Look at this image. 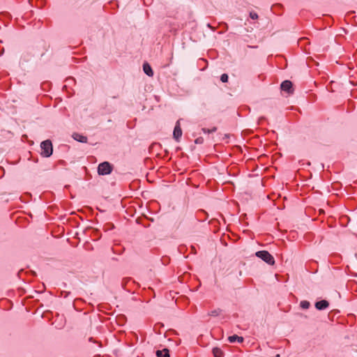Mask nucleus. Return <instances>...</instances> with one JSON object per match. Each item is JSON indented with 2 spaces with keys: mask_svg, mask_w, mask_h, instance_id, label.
I'll return each instance as SVG.
<instances>
[{
  "mask_svg": "<svg viewBox=\"0 0 357 357\" xmlns=\"http://www.w3.org/2000/svg\"><path fill=\"white\" fill-rule=\"evenodd\" d=\"M40 148L42 150L41 155L45 158L52 155L53 152V147L52 142L50 139H47L41 142Z\"/></svg>",
  "mask_w": 357,
  "mask_h": 357,
  "instance_id": "1",
  "label": "nucleus"
},
{
  "mask_svg": "<svg viewBox=\"0 0 357 357\" xmlns=\"http://www.w3.org/2000/svg\"><path fill=\"white\" fill-rule=\"evenodd\" d=\"M255 255L269 265H273L275 264L273 257L268 251H258L255 253Z\"/></svg>",
  "mask_w": 357,
  "mask_h": 357,
  "instance_id": "2",
  "label": "nucleus"
},
{
  "mask_svg": "<svg viewBox=\"0 0 357 357\" xmlns=\"http://www.w3.org/2000/svg\"><path fill=\"white\" fill-rule=\"evenodd\" d=\"M112 171V165L108 162H103L98 167V173L100 175L109 174Z\"/></svg>",
  "mask_w": 357,
  "mask_h": 357,
  "instance_id": "3",
  "label": "nucleus"
},
{
  "mask_svg": "<svg viewBox=\"0 0 357 357\" xmlns=\"http://www.w3.org/2000/svg\"><path fill=\"white\" fill-rule=\"evenodd\" d=\"M280 88L282 91L287 92L289 94L294 93L293 85L291 81L285 80L282 82Z\"/></svg>",
  "mask_w": 357,
  "mask_h": 357,
  "instance_id": "4",
  "label": "nucleus"
},
{
  "mask_svg": "<svg viewBox=\"0 0 357 357\" xmlns=\"http://www.w3.org/2000/svg\"><path fill=\"white\" fill-rule=\"evenodd\" d=\"M182 136V130L181 128L179 121H178L176 123L174 132H173V137L175 139L176 141L178 142L180 138Z\"/></svg>",
  "mask_w": 357,
  "mask_h": 357,
  "instance_id": "5",
  "label": "nucleus"
},
{
  "mask_svg": "<svg viewBox=\"0 0 357 357\" xmlns=\"http://www.w3.org/2000/svg\"><path fill=\"white\" fill-rule=\"evenodd\" d=\"M328 305H329V303L326 300H322V301H318L315 303V307L319 310H325L326 308H327L328 307Z\"/></svg>",
  "mask_w": 357,
  "mask_h": 357,
  "instance_id": "6",
  "label": "nucleus"
},
{
  "mask_svg": "<svg viewBox=\"0 0 357 357\" xmlns=\"http://www.w3.org/2000/svg\"><path fill=\"white\" fill-rule=\"evenodd\" d=\"M73 138L82 143H86L87 142V137L86 136H84L82 135H80L79 133H73Z\"/></svg>",
  "mask_w": 357,
  "mask_h": 357,
  "instance_id": "7",
  "label": "nucleus"
},
{
  "mask_svg": "<svg viewBox=\"0 0 357 357\" xmlns=\"http://www.w3.org/2000/svg\"><path fill=\"white\" fill-rule=\"evenodd\" d=\"M143 70H144V73H146L148 76L151 77L153 75V72L152 70V68L148 63H144Z\"/></svg>",
  "mask_w": 357,
  "mask_h": 357,
  "instance_id": "8",
  "label": "nucleus"
},
{
  "mask_svg": "<svg viewBox=\"0 0 357 357\" xmlns=\"http://www.w3.org/2000/svg\"><path fill=\"white\" fill-rule=\"evenodd\" d=\"M228 340L231 343L235 342L236 341H237L238 342H243L244 339L241 336H238L237 335H231V336L228 337Z\"/></svg>",
  "mask_w": 357,
  "mask_h": 357,
  "instance_id": "9",
  "label": "nucleus"
},
{
  "mask_svg": "<svg viewBox=\"0 0 357 357\" xmlns=\"http://www.w3.org/2000/svg\"><path fill=\"white\" fill-rule=\"evenodd\" d=\"M156 356L157 357H169V350L167 349L158 350L156 351Z\"/></svg>",
  "mask_w": 357,
  "mask_h": 357,
  "instance_id": "10",
  "label": "nucleus"
},
{
  "mask_svg": "<svg viewBox=\"0 0 357 357\" xmlns=\"http://www.w3.org/2000/svg\"><path fill=\"white\" fill-rule=\"evenodd\" d=\"M213 354L215 357H223L224 353L223 351L218 347H215L213 349Z\"/></svg>",
  "mask_w": 357,
  "mask_h": 357,
  "instance_id": "11",
  "label": "nucleus"
},
{
  "mask_svg": "<svg viewBox=\"0 0 357 357\" xmlns=\"http://www.w3.org/2000/svg\"><path fill=\"white\" fill-rule=\"evenodd\" d=\"M221 312H222V310L220 309H216V310L211 311L208 313V315L213 316V317H216V316L220 315L221 314Z\"/></svg>",
  "mask_w": 357,
  "mask_h": 357,
  "instance_id": "12",
  "label": "nucleus"
},
{
  "mask_svg": "<svg viewBox=\"0 0 357 357\" xmlns=\"http://www.w3.org/2000/svg\"><path fill=\"white\" fill-rule=\"evenodd\" d=\"M310 304L308 301H302L301 303H300V306L303 308V309H308L309 307H310Z\"/></svg>",
  "mask_w": 357,
  "mask_h": 357,
  "instance_id": "13",
  "label": "nucleus"
},
{
  "mask_svg": "<svg viewBox=\"0 0 357 357\" xmlns=\"http://www.w3.org/2000/svg\"><path fill=\"white\" fill-rule=\"evenodd\" d=\"M216 130H217V128L216 127H213L211 129H208V128H202L203 132L208 133V134L214 132Z\"/></svg>",
  "mask_w": 357,
  "mask_h": 357,
  "instance_id": "14",
  "label": "nucleus"
},
{
  "mask_svg": "<svg viewBox=\"0 0 357 357\" xmlns=\"http://www.w3.org/2000/svg\"><path fill=\"white\" fill-rule=\"evenodd\" d=\"M249 15H250V17L254 20H257L259 17L257 13H255V11H250L249 13Z\"/></svg>",
  "mask_w": 357,
  "mask_h": 357,
  "instance_id": "15",
  "label": "nucleus"
},
{
  "mask_svg": "<svg viewBox=\"0 0 357 357\" xmlns=\"http://www.w3.org/2000/svg\"><path fill=\"white\" fill-rule=\"evenodd\" d=\"M228 78H229L228 75L226 73H224L220 76V80L222 82H227Z\"/></svg>",
  "mask_w": 357,
  "mask_h": 357,
  "instance_id": "16",
  "label": "nucleus"
},
{
  "mask_svg": "<svg viewBox=\"0 0 357 357\" xmlns=\"http://www.w3.org/2000/svg\"><path fill=\"white\" fill-rule=\"evenodd\" d=\"M204 142V138L202 137H199L195 140V143L197 144H202Z\"/></svg>",
  "mask_w": 357,
  "mask_h": 357,
  "instance_id": "17",
  "label": "nucleus"
},
{
  "mask_svg": "<svg viewBox=\"0 0 357 357\" xmlns=\"http://www.w3.org/2000/svg\"><path fill=\"white\" fill-rule=\"evenodd\" d=\"M253 159H254V158H253V156H252H252H250V157H248V155H247V162H248V160H250V162L252 163V162Z\"/></svg>",
  "mask_w": 357,
  "mask_h": 357,
  "instance_id": "18",
  "label": "nucleus"
}]
</instances>
